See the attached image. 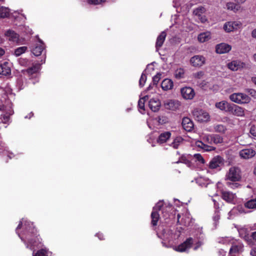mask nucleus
Instances as JSON below:
<instances>
[{"label": "nucleus", "mask_w": 256, "mask_h": 256, "mask_svg": "<svg viewBox=\"0 0 256 256\" xmlns=\"http://www.w3.org/2000/svg\"><path fill=\"white\" fill-rule=\"evenodd\" d=\"M172 134L170 132H164L160 134L156 142L159 144H162L167 142L170 138Z\"/></svg>", "instance_id": "16"}, {"label": "nucleus", "mask_w": 256, "mask_h": 256, "mask_svg": "<svg viewBox=\"0 0 256 256\" xmlns=\"http://www.w3.org/2000/svg\"><path fill=\"white\" fill-rule=\"evenodd\" d=\"M232 101L238 104H247L250 101V98L242 93L233 94L230 96Z\"/></svg>", "instance_id": "5"}, {"label": "nucleus", "mask_w": 256, "mask_h": 256, "mask_svg": "<svg viewBox=\"0 0 256 256\" xmlns=\"http://www.w3.org/2000/svg\"><path fill=\"white\" fill-rule=\"evenodd\" d=\"M22 226H23V228L24 227V226H23V223L22 221H20L19 222V224H18V226L16 228V234H18H18H20L18 232V230L20 229Z\"/></svg>", "instance_id": "49"}, {"label": "nucleus", "mask_w": 256, "mask_h": 256, "mask_svg": "<svg viewBox=\"0 0 256 256\" xmlns=\"http://www.w3.org/2000/svg\"><path fill=\"white\" fill-rule=\"evenodd\" d=\"M248 92L252 96L256 98V90L254 89H248Z\"/></svg>", "instance_id": "46"}, {"label": "nucleus", "mask_w": 256, "mask_h": 256, "mask_svg": "<svg viewBox=\"0 0 256 256\" xmlns=\"http://www.w3.org/2000/svg\"><path fill=\"white\" fill-rule=\"evenodd\" d=\"M146 76L144 73H142L140 79L139 80V86L140 87H142L146 82Z\"/></svg>", "instance_id": "35"}, {"label": "nucleus", "mask_w": 256, "mask_h": 256, "mask_svg": "<svg viewBox=\"0 0 256 256\" xmlns=\"http://www.w3.org/2000/svg\"><path fill=\"white\" fill-rule=\"evenodd\" d=\"M244 206L248 208H256V198L248 201L244 204Z\"/></svg>", "instance_id": "31"}, {"label": "nucleus", "mask_w": 256, "mask_h": 256, "mask_svg": "<svg viewBox=\"0 0 256 256\" xmlns=\"http://www.w3.org/2000/svg\"><path fill=\"white\" fill-rule=\"evenodd\" d=\"M178 104L177 102H176L174 100H169L165 104V107L167 109L174 110L177 108L176 104Z\"/></svg>", "instance_id": "28"}, {"label": "nucleus", "mask_w": 256, "mask_h": 256, "mask_svg": "<svg viewBox=\"0 0 256 256\" xmlns=\"http://www.w3.org/2000/svg\"><path fill=\"white\" fill-rule=\"evenodd\" d=\"M11 70L8 66V63L4 62L0 64V74L4 76H8L10 74Z\"/></svg>", "instance_id": "19"}, {"label": "nucleus", "mask_w": 256, "mask_h": 256, "mask_svg": "<svg viewBox=\"0 0 256 256\" xmlns=\"http://www.w3.org/2000/svg\"><path fill=\"white\" fill-rule=\"evenodd\" d=\"M6 35L9 38L10 40L14 42H16L18 40L19 35L12 30H7Z\"/></svg>", "instance_id": "21"}, {"label": "nucleus", "mask_w": 256, "mask_h": 256, "mask_svg": "<svg viewBox=\"0 0 256 256\" xmlns=\"http://www.w3.org/2000/svg\"><path fill=\"white\" fill-rule=\"evenodd\" d=\"M193 242V238L190 237L186 238L184 242L176 246L174 250L178 252H185L187 249L190 248L192 247Z\"/></svg>", "instance_id": "8"}, {"label": "nucleus", "mask_w": 256, "mask_h": 256, "mask_svg": "<svg viewBox=\"0 0 256 256\" xmlns=\"http://www.w3.org/2000/svg\"><path fill=\"white\" fill-rule=\"evenodd\" d=\"M202 245V243L201 242H198L196 244V246H195V247L194 248V250H196L200 246Z\"/></svg>", "instance_id": "56"}, {"label": "nucleus", "mask_w": 256, "mask_h": 256, "mask_svg": "<svg viewBox=\"0 0 256 256\" xmlns=\"http://www.w3.org/2000/svg\"><path fill=\"white\" fill-rule=\"evenodd\" d=\"M216 52L218 54H224V43L217 44L216 46Z\"/></svg>", "instance_id": "34"}, {"label": "nucleus", "mask_w": 256, "mask_h": 256, "mask_svg": "<svg viewBox=\"0 0 256 256\" xmlns=\"http://www.w3.org/2000/svg\"><path fill=\"white\" fill-rule=\"evenodd\" d=\"M37 71H38V68L35 66L30 67V68H28V70H27V72L29 74H32L36 73L37 72Z\"/></svg>", "instance_id": "45"}, {"label": "nucleus", "mask_w": 256, "mask_h": 256, "mask_svg": "<svg viewBox=\"0 0 256 256\" xmlns=\"http://www.w3.org/2000/svg\"><path fill=\"white\" fill-rule=\"evenodd\" d=\"M232 49V46L230 44H225V53L229 52Z\"/></svg>", "instance_id": "51"}, {"label": "nucleus", "mask_w": 256, "mask_h": 256, "mask_svg": "<svg viewBox=\"0 0 256 256\" xmlns=\"http://www.w3.org/2000/svg\"><path fill=\"white\" fill-rule=\"evenodd\" d=\"M180 214H178L177 215V223H180Z\"/></svg>", "instance_id": "61"}, {"label": "nucleus", "mask_w": 256, "mask_h": 256, "mask_svg": "<svg viewBox=\"0 0 256 256\" xmlns=\"http://www.w3.org/2000/svg\"><path fill=\"white\" fill-rule=\"evenodd\" d=\"M226 180L233 182H227L226 186L232 188L234 189L238 188L240 184L236 182H240L242 179V172L238 166L231 167L226 175Z\"/></svg>", "instance_id": "2"}, {"label": "nucleus", "mask_w": 256, "mask_h": 256, "mask_svg": "<svg viewBox=\"0 0 256 256\" xmlns=\"http://www.w3.org/2000/svg\"><path fill=\"white\" fill-rule=\"evenodd\" d=\"M250 254L252 256H256V248H254L251 250L250 252Z\"/></svg>", "instance_id": "54"}, {"label": "nucleus", "mask_w": 256, "mask_h": 256, "mask_svg": "<svg viewBox=\"0 0 256 256\" xmlns=\"http://www.w3.org/2000/svg\"><path fill=\"white\" fill-rule=\"evenodd\" d=\"M36 228L32 222H26L21 234H18L22 240L26 244V248L40 246L42 243V239L38 234Z\"/></svg>", "instance_id": "1"}, {"label": "nucleus", "mask_w": 256, "mask_h": 256, "mask_svg": "<svg viewBox=\"0 0 256 256\" xmlns=\"http://www.w3.org/2000/svg\"><path fill=\"white\" fill-rule=\"evenodd\" d=\"M220 218V216H219V214H216L215 216L213 218L215 222H216V221L218 220Z\"/></svg>", "instance_id": "55"}, {"label": "nucleus", "mask_w": 256, "mask_h": 256, "mask_svg": "<svg viewBox=\"0 0 256 256\" xmlns=\"http://www.w3.org/2000/svg\"><path fill=\"white\" fill-rule=\"evenodd\" d=\"M220 197L222 200H224V190L222 189V190H220Z\"/></svg>", "instance_id": "59"}, {"label": "nucleus", "mask_w": 256, "mask_h": 256, "mask_svg": "<svg viewBox=\"0 0 256 256\" xmlns=\"http://www.w3.org/2000/svg\"><path fill=\"white\" fill-rule=\"evenodd\" d=\"M250 132L254 138H256V130L254 126H251Z\"/></svg>", "instance_id": "47"}, {"label": "nucleus", "mask_w": 256, "mask_h": 256, "mask_svg": "<svg viewBox=\"0 0 256 256\" xmlns=\"http://www.w3.org/2000/svg\"><path fill=\"white\" fill-rule=\"evenodd\" d=\"M252 36L253 38H256V28L252 31Z\"/></svg>", "instance_id": "58"}, {"label": "nucleus", "mask_w": 256, "mask_h": 256, "mask_svg": "<svg viewBox=\"0 0 256 256\" xmlns=\"http://www.w3.org/2000/svg\"><path fill=\"white\" fill-rule=\"evenodd\" d=\"M237 2L240 4L244 3L246 0H236Z\"/></svg>", "instance_id": "62"}, {"label": "nucleus", "mask_w": 256, "mask_h": 256, "mask_svg": "<svg viewBox=\"0 0 256 256\" xmlns=\"http://www.w3.org/2000/svg\"><path fill=\"white\" fill-rule=\"evenodd\" d=\"M148 99V98L147 96H146L142 98H141L139 100L138 102V106L140 109H141L142 110H144V102L146 101V99Z\"/></svg>", "instance_id": "33"}, {"label": "nucleus", "mask_w": 256, "mask_h": 256, "mask_svg": "<svg viewBox=\"0 0 256 256\" xmlns=\"http://www.w3.org/2000/svg\"><path fill=\"white\" fill-rule=\"evenodd\" d=\"M183 139L182 137H176L173 141V142L171 144V146H172L175 149L178 148L180 144L182 142Z\"/></svg>", "instance_id": "30"}, {"label": "nucleus", "mask_w": 256, "mask_h": 256, "mask_svg": "<svg viewBox=\"0 0 256 256\" xmlns=\"http://www.w3.org/2000/svg\"><path fill=\"white\" fill-rule=\"evenodd\" d=\"M210 33L209 32H202L198 34V38L199 42H204L210 39Z\"/></svg>", "instance_id": "24"}, {"label": "nucleus", "mask_w": 256, "mask_h": 256, "mask_svg": "<svg viewBox=\"0 0 256 256\" xmlns=\"http://www.w3.org/2000/svg\"><path fill=\"white\" fill-rule=\"evenodd\" d=\"M150 217L152 218L151 224L153 226H157L158 222L160 219V214L158 212L152 210Z\"/></svg>", "instance_id": "23"}, {"label": "nucleus", "mask_w": 256, "mask_h": 256, "mask_svg": "<svg viewBox=\"0 0 256 256\" xmlns=\"http://www.w3.org/2000/svg\"><path fill=\"white\" fill-rule=\"evenodd\" d=\"M222 164V158L220 156L214 158L210 162L209 167L210 168H216Z\"/></svg>", "instance_id": "15"}, {"label": "nucleus", "mask_w": 256, "mask_h": 256, "mask_svg": "<svg viewBox=\"0 0 256 256\" xmlns=\"http://www.w3.org/2000/svg\"><path fill=\"white\" fill-rule=\"evenodd\" d=\"M227 66L232 71H237L244 68L246 66V64L239 60H235L228 62Z\"/></svg>", "instance_id": "7"}, {"label": "nucleus", "mask_w": 256, "mask_h": 256, "mask_svg": "<svg viewBox=\"0 0 256 256\" xmlns=\"http://www.w3.org/2000/svg\"><path fill=\"white\" fill-rule=\"evenodd\" d=\"M34 256H48V252L44 249H41L38 250Z\"/></svg>", "instance_id": "38"}, {"label": "nucleus", "mask_w": 256, "mask_h": 256, "mask_svg": "<svg viewBox=\"0 0 256 256\" xmlns=\"http://www.w3.org/2000/svg\"><path fill=\"white\" fill-rule=\"evenodd\" d=\"M152 86H153V85H152V84H150L149 85L148 87V90H151V89L152 88Z\"/></svg>", "instance_id": "63"}, {"label": "nucleus", "mask_w": 256, "mask_h": 256, "mask_svg": "<svg viewBox=\"0 0 256 256\" xmlns=\"http://www.w3.org/2000/svg\"><path fill=\"white\" fill-rule=\"evenodd\" d=\"M105 1L106 0H88L87 2L90 4L97 5Z\"/></svg>", "instance_id": "41"}, {"label": "nucleus", "mask_w": 256, "mask_h": 256, "mask_svg": "<svg viewBox=\"0 0 256 256\" xmlns=\"http://www.w3.org/2000/svg\"><path fill=\"white\" fill-rule=\"evenodd\" d=\"M192 114L195 120L200 122H206L210 118L209 114L206 112L198 108H194Z\"/></svg>", "instance_id": "4"}, {"label": "nucleus", "mask_w": 256, "mask_h": 256, "mask_svg": "<svg viewBox=\"0 0 256 256\" xmlns=\"http://www.w3.org/2000/svg\"><path fill=\"white\" fill-rule=\"evenodd\" d=\"M204 72H198L194 74V76L195 78H200L204 76Z\"/></svg>", "instance_id": "48"}, {"label": "nucleus", "mask_w": 256, "mask_h": 256, "mask_svg": "<svg viewBox=\"0 0 256 256\" xmlns=\"http://www.w3.org/2000/svg\"><path fill=\"white\" fill-rule=\"evenodd\" d=\"M27 50L28 48L26 46L18 47L14 50V54L16 56H18L24 53Z\"/></svg>", "instance_id": "29"}, {"label": "nucleus", "mask_w": 256, "mask_h": 256, "mask_svg": "<svg viewBox=\"0 0 256 256\" xmlns=\"http://www.w3.org/2000/svg\"><path fill=\"white\" fill-rule=\"evenodd\" d=\"M242 248V246L241 244H232L230 249V254L232 256L238 254Z\"/></svg>", "instance_id": "22"}, {"label": "nucleus", "mask_w": 256, "mask_h": 256, "mask_svg": "<svg viewBox=\"0 0 256 256\" xmlns=\"http://www.w3.org/2000/svg\"><path fill=\"white\" fill-rule=\"evenodd\" d=\"M160 102L158 99L152 98L148 102L149 108L154 112H158L160 110Z\"/></svg>", "instance_id": "14"}, {"label": "nucleus", "mask_w": 256, "mask_h": 256, "mask_svg": "<svg viewBox=\"0 0 256 256\" xmlns=\"http://www.w3.org/2000/svg\"><path fill=\"white\" fill-rule=\"evenodd\" d=\"M19 63L21 66H28L30 64V62L26 58H20L19 60Z\"/></svg>", "instance_id": "42"}, {"label": "nucleus", "mask_w": 256, "mask_h": 256, "mask_svg": "<svg viewBox=\"0 0 256 256\" xmlns=\"http://www.w3.org/2000/svg\"><path fill=\"white\" fill-rule=\"evenodd\" d=\"M22 226H23V228L24 227V226H23V223L22 221H20L19 222V224H18V226L16 228V234H18H18H20L18 232V230L20 229Z\"/></svg>", "instance_id": "50"}, {"label": "nucleus", "mask_w": 256, "mask_h": 256, "mask_svg": "<svg viewBox=\"0 0 256 256\" xmlns=\"http://www.w3.org/2000/svg\"><path fill=\"white\" fill-rule=\"evenodd\" d=\"M166 36V32L163 31L158 36L156 43V50H158L160 48L162 47L165 40Z\"/></svg>", "instance_id": "17"}, {"label": "nucleus", "mask_w": 256, "mask_h": 256, "mask_svg": "<svg viewBox=\"0 0 256 256\" xmlns=\"http://www.w3.org/2000/svg\"><path fill=\"white\" fill-rule=\"evenodd\" d=\"M161 74L158 73L152 78V85L156 86L160 79Z\"/></svg>", "instance_id": "37"}, {"label": "nucleus", "mask_w": 256, "mask_h": 256, "mask_svg": "<svg viewBox=\"0 0 256 256\" xmlns=\"http://www.w3.org/2000/svg\"><path fill=\"white\" fill-rule=\"evenodd\" d=\"M234 198V195L228 192H225V200L227 202H232Z\"/></svg>", "instance_id": "40"}, {"label": "nucleus", "mask_w": 256, "mask_h": 256, "mask_svg": "<svg viewBox=\"0 0 256 256\" xmlns=\"http://www.w3.org/2000/svg\"><path fill=\"white\" fill-rule=\"evenodd\" d=\"M226 6L228 10H232L234 12H236L240 9V4H236L234 2H228Z\"/></svg>", "instance_id": "25"}, {"label": "nucleus", "mask_w": 256, "mask_h": 256, "mask_svg": "<svg viewBox=\"0 0 256 256\" xmlns=\"http://www.w3.org/2000/svg\"><path fill=\"white\" fill-rule=\"evenodd\" d=\"M256 154V151L252 148H244L239 152L240 157L244 160L250 159L254 157Z\"/></svg>", "instance_id": "9"}, {"label": "nucleus", "mask_w": 256, "mask_h": 256, "mask_svg": "<svg viewBox=\"0 0 256 256\" xmlns=\"http://www.w3.org/2000/svg\"><path fill=\"white\" fill-rule=\"evenodd\" d=\"M242 24L240 22L232 21L225 24V32H230L240 28Z\"/></svg>", "instance_id": "11"}, {"label": "nucleus", "mask_w": 256, "mask_h": 256, "mask_svg": "<svg viewBox=\"0 0 256 256\" xmlns=\"http://www.w3.org/2000/svg\"><path fill=\"white\" fill-rule=\"evenodd\" d=\"M164 206V202L159 201L156 205L153 208L152 210L160 211V210Z\"/></svg>", "instance_id": "36"}, {"label": "nucleus", "mask_w": 256, "mask_h": 256, "mask_svg": "<svg viewBox=\"0 0 256 256\" xmlns=\"http://www.w3.org/2000/svg\"><path fill=\"white\" fill-rule=\"evenodd\" d=\"M180 92L183 98L186 100H192L195 96L194 89L189 86L182 88Z\"/></svg>", "instance_id": "10"}, {"label": "nucleus", "mask_w": 256, "mask_h": 256, "mask_svg": "<svg viewBox=\"0 0 256 256\" xmlns=\"http://www.w3.org/2000/svg\"><path fill=\"white\" fill-rule=\"evenodd\" d=\"M4 50L0 48V56H3L4 54Z\"/></svg>", "instance_id": "60"}, {"label": "nucleus", "mask_w": 256, "mask_h": 256, "mask_svg": "<svg viewBox=\"0 0 256 256\" xmlns=\"http://www.w3.org/2000/svg\"><path fill=\"white\" fill-rule=\"evenodd\" d=\"M212 140L214 144H219L222 143L223 142L222 137L220 136L218 134H212Z\"/></svg>", "instance_id": "32"}, {"label": "nucleus", "mask_w": 256, "mask_h": 256, "mask_svg": "<svg viewBox=\"0 0 256 256\" xmlns=\"http://www.w3.org/2000/svg\"><path fill=\"white\" fill-rule=\"evenodd\" d=\"M10 15L9 9L4 7H0V18H7Z\"/></svg>", "instance_id": "26"}, {"label": "nucleus", "mask_w": 256, "mask_h": 256, "mask_svg": "<svg viewBox=\"0 0 256 256\" xmlns=\"http://www.w3.org/2000/svg\"><path fill=\"white\" fill-rule=\"evenodd\" d=\"M194 158L196 160L202 164H204L205 160L202 156V155L200 154H194Z\"/></svg>", "instance_id": "39"}, {"label": "nucleus", "mask_w": 256, "mask_h": 256, "mask_svg": "<svg viewBox=\"0 0 256 256\" xmlns=\"http://www.w3.org/2000/svg\"><path fill=\"white\" fill-rule=\"evenodd\" d=\"M183 128L187 132H191L194 127L192 121L188 117H184L182 123Z\"/></svg>", "instance_id": "13"}, {"label": "nucleus", "mask_w": 256, "mask_h": 256, "mask_svg": "<svg viewBox=\"0 0 256 256\" xmlns=\"http://www.w3.org/2000/svg\"><path fill=\"white\" fill-rule=\"evenodd\" d=\"M190 62L194 67H200L205 63V58L202 56H194L190 58Z\"/></svg>", "instance_id": "12"}, {"label": "nucleus", "mask_w": 256, "mask_h": 256, "mask_svg": "<svg viewBox=\"0 0 256 256\" xmlns=\"http://www.w3.org/2000/svg\"><path fill=\"white\" fill-rule=\"evenodd\" d=\"M216 107L222 110H224V101H222L216 104Z\"/></svg>", "instance_id": "44"}, {"label": "nucleus", "mask_w": 256, "mask_h": 256, "mask_svg": "<svg viewBox=\"0 0 256 256\" xmlns=\"http://www.w3.org/2000/svg\"><path fill=\"white\" fill-rule=\"evenodd\" d=\"M44 49V44L40 41V44H36L34 48L32 49V52L35 56H39L41 55L42 52Z\"/></svg>", "instance_id": "18"}, {"label": "nucleus", "mask_w": 256, "mask_h": 256, "mask_svg": "<svg viewBox=\"0 0 256 256\" xmlns=\"http://www.w3.org/2000/svg\"><path fill=\"white\" fill-rule=\"evenodd\" d=\"M252 81L254 83V84L256 85V78H252Z\"/></svg>", "instance_id": "64"}, {"label": "nucleus", "mask_w": 256, "mask_h": 256, "mask_svg": "<svg viewBox=\"0 0 256 256\" xmlns=\"http://www.w3.org/2000/svg\"><path fill=\"white\" fill-rule=\"evenodd\" d=\"M214 130L216 132H224V126L222 124H218L215 126Z\"/></svg>", "instance_id": "43"}, {"label": "nucleus", "mask_w": 256, "mask_h": 256, "mask_svg": "<svg viewBox=\"0 0 256 256\" xmlns=\"http://www.w3.org/2000/svg\"><path fill=\"white\" fill-rule=\"evenodd\" d=\"M185 70L182 68H179L176 70L174 76L176 79H180L184 78Z\"/></svg>", "instance_id": "27"}, {"label": "nucleus", "mask_w": 256, "mask_h": 256, "mask_svg": "<svg viewBox=\"0 0 256 256\" xmlns=\"http://www.w3.org/2000/svg\"><path fill=\"white\" fill-rule=\"evenodd\" d=\"M226 108L227 111L238 116H242L244 115L243 108L236 104H227Z\"/></svg>", "instance_id": "6"}, {"label": "nucleus", "mask_w": 256, "mask_h": 256, "mask_svg": "<svg viewBox=\"0 0 256 256\" xmlns=\"http://www.w3.org/2000/svg\"><path fill=\"white\" fill-rule=\"evenodd\" d=\"M96 236H98V238L100 240H104V234L102 233H100V232L97 233L96 234Z\"/></svg>", "instance_id": "53"}, {"label": "nucleus", "mask_w": 256, "mask_h": 256, "mask_svg": "<svg viewBox=\"0 0 256 256\" xmlns=\"http://www.w3.org/2000/svg\"><path fill=\"white\" fill-rule=\"evenodd\" d=\"M213 144L212 135L208 134L204 136L202 140L197 141L196 145L198 147L203 149L205 151L210 152L215 150L216 148L209 144Z\"/></svg>", "instance_id": "3"}, {"label": "nucleus", "mask_w": 256, "mask_h": 256, "mask_svg": "<svg viewBox=\"0 0 256 256\" xmlns=\"http://www.w3.org/2000/svg\"><path fill=\"white\" fill-rule=\"evenodd\" d=\"M173 82L168 78H166L162 80L161 84V87L164 90H168L173 88Z\"/></svg>", "instance_id": "20"}, {"label": "nucleus", "mask_w": 256, "mask_h": 256, "mask_svg": "<svg viewBox=\"0 0 256 256\" xmlns=\"http://www.w3.org/2000/svg\"><path fill=\"white\" fill-rule=\"evenodd\" d=\"M202 10H203V8H198L196 10H195L194 11V12L196 14V15H198L199 14V12H201L202 13Z\"/></svg>", "instance_id": "52"}, {"label": "nucleus", "mask_w": 256, "mask_h": 256, "mask_svg": "<svg viewBox=\"0 0 256 256\" xmlns=\"http://www.w3.org/2000/svg\"><path fill=\"white\" fill-rule=\"evenodd\" d=\"M251 236L256 242V231L252 232Z\"/></svg>", "instance_id": "57"}]
</instances>
